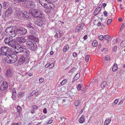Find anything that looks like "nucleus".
I'll return each instance as SVG.
<instances>
[{
  "label": "nucleus",
  "instance_id": "nucleus-1",
  "mask_svg": "<svg viewBox=\"0 0 125 125\" xmlns=\"http://www.w3.org/2000/svg\"><path fill=\"white\" fill-rule=\"evenodd\" d=\"M26 45L27 47L32 51H36L37 49L36 43L34 42L28 40L27 42Z\"/></svg>",
  "mask_w": 125,
  "mask_h": 125
},
{
  "label": "nucleus",
  "instance_id": "nucleus-2",
  "mask_svg": "<svg viewBox=\"0 0 125 125\" xmlns=\"http://www.w3.org/2000/svg\"><path fill=\"white\" fill-rule=\"evenodd\" d=\"M10 51V50L7 47L3 46L1 47L0 49V56L8 55Z\"/></svg>",
  "mask_w": 125,
  "mask_h": 125
},
{
  "label": "nucleus",
  "instance_id": "nucleus-3",
  "mask_svg": "<svg viewBox=\"0 0 125 125\" xmlns=\"http://www.w3.org/2000/svg\"><path fill=\"white\" fill-rule=\"evenodd\" d=\"M17 59L16 55H10L6 57V61L7 63L12 64L16 61Z\"/></svg>",
  "mask_w": 125,
  "mask_h": 125
},
{
  "label": "nucleus",
  "instance_id": "nucleus-4",
  "mask_svg": "<svg viewBox=\"0 0 125 125\" xmlns=\"http://www.w3.org/2000/svg\"><path fill=\"white\" fill-rule=\"evenodd\" d=\"M17 31L18 34L20 35H24L26 34L27 32V30L26 29L21 27L17 28Z\"/></svg>",
  "mask_w": 125,
  "mask_h": 125
},
{
  "label": "nucleus",
  "instance_id": "nucleus-5",
  "mask_svg": "<svg viewBox=\"0 0 125 125\" xmlns=\"http://www.w3.org/2000/svg\"><path fill=\"white\" fill-rule=\"evenodd\" d=\"M31 14H32V16L35 18L38 17H41V15L40 11L37 10L35 9H33L31 11Z\"/></svg>",
  "mask_w": 125,
  "mask_h": 125
},
{
  "label": "nucleus",
  "instance_id": "nucleus-6",
  "mask_svg": "<svg viewBox=\"0 0 125 125\" xmlns=\"http://www.w3.org/2000/svg\"><path fill=\"white\" fill-rule=\"evenodd\" d=\"M26 2H27L26 4L27 8L29 9H33L35 7V3L32 0H27Z\"/></svg>",
  "mask_w": 125,
  "mask_h": 125
},
{
  "label": "nucleus",
  "instance_id": "nucleus-7",
  "mask_svg": "<svg viewBox=\"0 0 125 125\" xmlns=\"http://www.w3.org/2000/svg\"><path fill=\"white\" fill-rule=\"evenodd\" d=\"M13 12L12 10L11 7H10L7 9L6 11L4 12L2 16L3 17H7L10 16L12 14Z\"/></svg>",
  "mask_w": 125,
  "mask_h": 125
},
{
  "label": "nucleus",
  "instance_id": "nucleus-8",
  "mask_svg": "<svg viewBox=\"0 0 125 125\" xmlns=\"http://www.w3.org/2000/svg\"><path fill=\"white\" fill-rule=\"evenodd\" d=\"M29 61V59L28 57H24L22 56L20 58L19 60V64H21L24 62H26V63H28Z\"/></svg>",
  "mask_w": 125,
  "mask_h": 125
},
{
  "label": "nucleus",
  "instance_id": "nucleus-9",
  "mask_svg": "<svg viewBox=\"0 0 125 125\" xmlns=\"http://www.w3.org/2000/svg\"><path fill=\"white\" fill-rule=\"evenodd\" d=\"M9 84L5 81H3L0 87V90L3 91L6 90L8 87Z\"/></svg>",
  "mask_w": 125,
  "mask_h": 125
},
{
  "label": "nucleus",
  "instance_id": "nucleus-10",
  "mask_svg": "<svg viewBox=\"0 0 125 125\" xmlns=\"http://www.w3.org/2000/svg\"><path fill=\"white\" fill-rule=\"evenodd\" d=\"M18 42L17 41L16 39H11L9 46L12 47V48L15 49L16 48V46H17Z\"/></svg>",
  "mask_w": 125,
  "mask_h": 125
},
{
  "label": "nucleus",
  "instance_id": "nucleus-11",
  "mask_svg": "<svg viewBox=\"0 0 125 125\" xmlns=\"http://www.w3.org/2000/svg\"><path fill=\"white\" fill-rule=\"evenodd\" d=\"M45 21L43 19H40L35 22V24L38 26L41 27L44 25Z\"/></svg>",
  "mask_w": 125,
  "mask_h": 125
},
{
  "label": "nucleus",
  "instance_id": "nucleus-12",
  "mask_svg": "<svg viewBox=\"0 0 125 125\" xmlns=\"http://www.w3.org/2000/svg\"><path fill=\"white\" fill-rule=\"evenodd\" d=\"M15 49H16L18 51V52H16V53H19L22 52L23 51L24 47L22 45H19L18 44L17 46H16V48Z\"/></svg>",
  "mask_w": 125,
  "mask_h": 125
},
{
  "label": "nucleus",
  "instance_id": "nucleus-13",
  "mask_svg": "<svg viewBox=\"0 0 125 125\" xmlns=\"http://www.w3.org/2000/svg\"><path fill=\"white\" fill-rule=\"evenodd\" d=\"M39 2L40 4L42 6H43L45 8H47L48 7L47 4L48 3V2L47 1H46V0H39Z\"/></svg>",
  "mask_w": 125,
  "mask_h": 125
},
{
  "label": "nucleus",
  "instance_id": "nucleus-14",
  "mask_svg": "<svg viewBox=\"0 0 125 125\" xmlns=\"http://www.w3.org/2000/svg\"><path fill=\"white\" fill-rule=\"evenodd\" d=\"M17 30H16V29H13L10 32V33H9V35L12 37H14L17 34Z\"/></svg>",
  "mask_w": 125,
  "mask_h": 125
},
{
  "label": "nucleus",
  "instance_id": "nucleus-15",
  "mask_svg": "<svg viewBox=\"0 0 125 125\" xmlns=\"http://www.w3.org/2000/svg\"><path fill=\"white\" fill-rule=\"evenodd\" d=\"M13 28V27L12 26L7 27L5 31V34H9Z\"/></svg>",
  "mask_w": 125,
  "mask_h": 125
},
{
  "label": "nucleus",
  "instance_id": "nucleus-16",
  "mask_svg": "<svg viewBox=\"0 0 125 125\" xmlns=\"http://www.w3.org/2000/svg\"><path fill=\"white\" fill-rule=\"evenodd\" d=\"M16 109L17 111L16 114V116L18 117H19L21 112L22 111V108L20 106L18 105L17 106Z\"/></svg>",
  "mask_w": 125,
  "mask_h": 125
},
{
  "label": "nucleus",
  "instance_id": "nucleus-17",
  "mask_svg": "<svg viewBox=\"0 0 125 125\" xmlns=\"http://www.w3.org/2000/svg\"><path fill=\"white\" fill-rule=\"evenodd\" d=\"M84 26V24L83 23L79 25L78 27H77L75 29V31L76 32H78L79 31L83 29Z\"/></svg>",
  "mask_w": 125,
  "mask_h": 125
},
{
  "label": "nucleus",
  "instance_id": "nucleus-18",
  "mask_svg": "<svg viewBox=\"0 0 125 125\" xmlns=\"http://www.w3.org/2000/svg\"><path fill=\"white\" fill-rule=\"evenodd\" d=\"M11 39H11L10 37H7L4 40V42L5 44L6 45L9 46Z\"/></svg>",
  "mask_w": 125,
  "mask_h": 125
},
{
  "label": "nucleus",
  "instance_id": "nucleus-19",
  "mask_svg": "<svg viewBox=\"0 0 125 125\" xmlns=\"http://www.w3.org/2000/svg\"><path fill=\"white\" fill-rule=\"evenodd\" d=\"M102 6L101 5H99L98 7L95 10L94 14L95 15H96L101 10Z\"/></svg>",
  "mask_w": 125,
  "mask_h": 125
},
{
  "label": "nucleus",
  "instance_id": "nucleus-20",
  "mask_svg": "<svg viewBox=\"0 0 125 125\" xmlns=\"http://www.w3.org/2000/svg\"><path fill=\"white\" fill-rule=\"evenodd\" d=\"M5 74L6 76L8 78H11L12 76V73L11 70H7Z\"/></svg>",
  "mask_w": 125,
  "mask_h": 125
},
{
  "label": "nucleus",
  "instance_id": "nucleus-21",
  "mask_svg": "<svg viewBox=\"0 0 125 125\" xmlns=\"http://www.w3.org/2000/svg\"><path fill=\"white\" fill-rule=\"evenodd\" d=\"M22 14V16L24 18H28L29 17V14L26 11H23L21 12Z\"/></svg>",
  "mask_w": 125,
  "mask_h": 125
},
{
  "label": "nucleus",
  "instance_id": "nucleus-22",
  "mask_svg": "<svg viewBox=\"0 0 125 125\" xmlns=\"http://www.w3.org/2000/svg\"><path fill=\"white\" fill-rule=\"evenodd\" d=\"M27 27L29 28L33 29L34 27V25L31 22H29L26 24Z\"/></svg>",
  "mask_w": 125,
  "mask_h": 125
},
{
  "label": "nucleus",
  "instance_id": "nucleus-23",
  "mask_svg": "<svg viewBox=\"0 0 125 125\" xmlns=\"http://www.w3.org/2000/svg\"><path fill=\"white\" fill-rule=\"evenodd\" d=\"M14 13L15 15L16 16L19 17L21 15V12L20 10H15Z\"/></svg>",
  "mask_w": 125,
  "mask_h": 125
},
{
  "label": "nucleus",
  "instance_id": "nucleus-24",
  "mask_svg": "<svg viewBox=\"0 0 125 125\" xmlns=\"http://www.w3.org/2000/svg\"><path fill=\"white\" fill-rule=\"evenodd\" d=\"M22 52L26 56L25 57H28V56L29 55L30 52L29 50H25V51H23Z\"/></svg>",
  "mask_w": 125,
  "mask_h": 125
},
{
  "label": "nucleus",
  "instance_id": "nucleus-25",
  "mask_svg": "<svg viewBox=\"0 0 125 125\" xmlns=\"http://www.w3.org/2000/svg\"><path fill=\"white\" fill-rule=\"evenodd\" d=\"M79 121L81 123H83L84 121V116L83 115H82L81 117L79 120Z\"/></svg>",
  "mask_w": 125,
  "mask_h": 125
},
{
  "label": "nucleus",
  "instance_id": "nucleus-26",
  "mask_svg": "<svg viewBox=\"0 0 125 125\" xmlns=\"http://www.w3.org/2000/svg\"><path fill=\"white\" fill-rule=\"evenodd\" d=\"M111 118L107 119L105 121L104 123V125H108L110 122Z\"/></svg>",
  "mask_w": 125,
  "mask_h": 125
},
{
  "label": "nucleus",
  "instance_id": "nucleus-27",
  "mask_svg": "<svg viewBox=\"0 0 125 125\" xmlns=\"http://www.w3.org/2000/svg\"><path fill=\"white\" fill-rule=\"evenodd\" d=\"M107 85V82L104 81L101 84V88L103 89Z\"/></svg>",
  "mask_w": 125,
  "mask_h": 125
},
{
  "label": "nucleus",
  "instance_id": "nucleus-28",
  "mask_svg": "<svg viewBox=\"0 0 125 125\" xmlns=\"http://www.w3.org/2000/svg\"><path fill=\"white\" fill-rule=\"evenodd\" d=\"M69 48V46L68 45L66 44L63 47V51L64 52H65L68 50Z\"/></svg>",
  "mask_w": 125,
  "mask_h": 125
},
{
  "label": "nucleus",
  "instance_id": "nucleus-29",
  "mask_svg": "<svg viewBox=\"0 0 125 125\" xmlns=\"http://www.w3.org/2000/svg\"><path fill=\"white\" fill-rule=\"evenodd\" d=\"M19 40L20 42L22 43H24L26 41V40L24 37L20 38L19 39Z\"/></svg>",
  "mask_w": 125,
  "mask_h": 125
},
{
  "label": "nucleus",
  "instance_id": "nucleus-30",
  "mask_svg": "<svg viewBox=\"0 0 125 125\" xmlns=\"http://www.w3.org/2000/svg\"><path fill=\"white\" fill-rule=\"evenodd\" d=\"M118 68L117 64H115L113 65L112 68V71L114 72L116 71L117 70Z\"/></svg>",
  "mask_w": 125,
  "mask_h": 125
},
{
  "label": "nucleus",
  "instance_id": "nucleus-31",
  "mask_svg": "<svg viewBox=\"0 0 125 125\" xmlns=\"http://www.w3.org/2000/svg\"><path fill=\"white\" fill-rule=\"evenodd\" d=\"M47 6L48 7H47V8H46L53 9L54 8V5L53 4H51L49 6Z\"/></svg>",
  "mask_w": 125,
  "mask_h": 125
},
{
  "label": "nucleus",
  "instance_id": "nucleus-32",
  "mask_svg": "<svg viewBox=\"0 0 125 125\" xmlns=\"http://www.w3.org/2000/svg\"><path fill=\"white\" fill-rule=\"evenodd\" d=\"M9 5V4L7 2H5L3 4V7H5L4 9H5L6 8H7Z\"/></svg>",
  "mask_w": 125,
  "mask_h": 125
},
{
  "label": "nucleus",
  "instance_id": "nucleus-33",
  "mask_svg": "<svg viewBox=\"0 0 125 125\" xmlns=\"http://www.w3.org/2000/svg\"><path fill=\"white\" fill-rule=\"evenodd\" d=\"M92 45L93 46L96 47L97 45V41L96 40L92 42Z\"/></svg>",
  "mask_w": 125,
  "mask_h": 125
},
{
  "label": "nucleus",
  "instance_id": "nucleus-34",
  "mask_svg": "<svg viewBox=\"0 0 125 125\" xmlns=\"http://www.w3.org/2000/svg\"><path fill=\"white\" fill-rule=\"evenodd\" d=\"M104 39L107 40L108 41H109V40L110 39V37L108 35H104Z\"/></svg>",
  "mask_w": 125,
  "mask_h": 125
},
{
  "label": "nucleus",
  "instance_id": "nucleus-35",
  "mask_svg": "<svg viewBox=\"0 0 125 125\" xmlns=\"http://www.w3.org/2000/svg\"><path fill=\"white\" fill-rule=\"evenodd\" d=\"M34 37L32 35H29L28 37V39L30 40H32V41H33V40L34 39Z\"/></svg>",
  "mask_w": 125,
  "mask_h": 125
},
{
  "label": "nucleus",
  "instance_id": "nucleus-36",
  "mask_svg": "<svg viewBox=\"0 0 125 125\" xmlns=\"http://www.w3.org/2000/svg\"><path fill=\"white\" fill-rule=\"evenodd\" d=\"M67 81V80L66 79L63 80L61 83V85L62 86L64 85L66 83Z\"/></svg>",
  "mask_w": 125,
  "mask_h": 125
},
{
  "label": "nucleus",
  "instance_id": "nucleus-37",
  "mask_svg": "<svg viewBox=\"0 0 125 125\" xmlns=\"http://www.w3.org/2000/svg\"><path fill=\"white\" fill-rule=\"evenodd\" d=\"M101 52H105L107 51V49L106 48V47H103V48L101 49Z\"/></svg>",
  "mask_w": 125,
  "mask_h": 125
},
{
  "label": "nucleus",
  "instance_id": "nucleus-38",
  "mask_svg": "<svg viewBox=\"0 0 125 125\" xmlns=\"http://www.w3.org/2000/svg\"><path fill=\"white\" fill-rule=\"evenodd\" d=\"M4 79L3 75L2 74H0V83L2 82Z\"/></svg>",
  "mask_w": 125,
  "mask_h": 125
},
{
  "label": "nucleus",
  "instance_id": "nucleus-39",
  "mask_svg": "<svg viewBox=\"0 0 125 125\" xmlns=\"http://www.w3.org/2000/svg\"><path fill=\"white\" fill-rule=\"evenodd\" d=\"M118 101V100L117 99H116L112 104V105L114 106L116 104Z\"/></svg>",
  "mask_w": 125,
  "mask_h": 125
},
{
  "label": "nucleus",
  "instance_id": "nucleus-40",
  "mask_svg": "<svg viewBox=\"0 0 125 125\" xmlns=\"http://www.w3.org/2000/svg\"><path fill=\"white\" fill-rule=\"evenodd\" d=\"M117 46H115L112 49V51L113 52H115L117 50Z\"/></svg>",
  "mask_w": 125,
  "mask_h": 125
},
{
  "label": "nucleus",
  "instance_id": "nucleus-41",
  "mask_svg": "<svg viewBox=\"0 0 125 125\" xmlns=\"http://www.w3.org/2000/svg\"><path fill=\"white\" fill-rule=\"evenodd\" d=\"M4 37V35L0 32V41L2 40Z\"/></svg>",
  "mask_w": 125,
  "mask_h": 125
},
{
  "label": "nucleus",
  "instance_id": "nucleus-42",
  "mask_svg": "<svg viewBox=\"0 0 125 125\" xmlns=\"http://www.w3.org/2000/svg\"><path fill=\"white\" fill-rule=\"evenodd\" d=\"M89 58V55H87L86 56V57L85 60L86 62H87L88 61Z\"/></svg>",
  "mask_w": 125,
  "mask_h": 125
},
{
  "label": "nucleus",
  "instance_id": "nucleus-43",
  "mask_svg": "<svg viewBox=\"0 0 125 125\" xmlns=\"http://www.w3.org/2000/svg\"><path fill=\"white\" fill-rule=\"evenodd\" d=\"M112 21V19H109L108 20L107 22V25H109L111 23Z\"/></svg>",
  "mask_w": 125,
  "mask_h": 125
},
{
  "label": "nucleus",
  "instance_id": "nucleus-44",
  "mask_svg": "<svg viewBox=\"0 0 125 125\" xmlns=\"http://www.w3.org/2000/svg\"><path fill=\"white\" fill-rule=\"evenodd\" d=\"M79 104V101L77 100L74 103V104L76 106H78Z\"/></svg>",
  "mask_w": 125,
  "mask_h": 125
},
{
  "label": "nucleus",
  "instance_id": "nucleus-45",
  "mask_svg": "<svg viewBox=\"0 0 125 125\" xmlns=\"http://www.w3.org/2000/svg\"><path fill=\"white\" fill-rule=\"evenodd\" d=\"M18 2H25L27 0H16Z\"/></svg>",
  "mask_w": 125,
  "mask_h": 125
},
{
  "label": "nucleus",
  "instance_id": "nucleus-46",
  "mask_svg": "<svg viewBox=\"0 0 125 125\" xmlns=\"http://www.w3.org/2000/svg\"><path fill=\"white\" fill-rule=\"evenodd\" d=\"M81 85L80 84L78 85L77 86V89L79 91H80L81 90Z\"/></svg>",
  "mask_w": 125,
  "mask_h": 125
},
{
  "label": "nucleus",
  "instance_id": "nucleus-47",
  "mask_svg": "<svg viewBox=\"0 0 125 125\" xmlns=\"http://www.w3.org/2000/svg\"><path fill=\"white\" fill-rule=\"evenodd\" d=\"M48 66H49V67L50 68H52L54 66V64L52 63L50 64H49V65H48Z\"/></svg>",
  "mask_w": 125,
  "mask_h": 125
},
{
  "label": "nucleus",
  "instance_id": "nucleus-48",
  "mask_svg": "<svg viewBox=\"0 0 125 125\" xmlns=\"http://www.w3.org/2000/svg\"><path fill=\"white\" fill-rule=\"evenodd\" d=\"M105 59L106 60L108 61L110 59V58L109 56L108 55H107L105 57Z\"/></svg>",
  "mask_w": 125,
  "mask_h": 125
},
{
  "label": "nucleus",
  "instance_id": "nucleus-49",
  "mask_svg": "<svg viewBox=\"0 0 125 125\" xmlns=\"http://www.w3.org/2000/svg\"><path fill=\"white\" fill-rule=\"evenodd\" d=\"M44 81V78H40L39 80V81L40 82L42 83Z\"/></svg>",
  "mask_w": 125,
  "mask_h": 125
},
{
  "label": "nucleus",
  "instance_id": "nucleus-50",
  "mask_svg": "<svg viewBox=\"0 0 125 125\" xmlns=\"http://www.w3.org/2000/svg\"><path fill=\"white\" fill-rule=\"evenodd\" d=\"M32 108L34 110H36L38 109V107L37 105H34L33 106Z\"/></svg>",
  "mask_w": 125,
  "mask_h": 125
},
{
  "label": "nucleus",
  "instance_id": "nucleus-51",
  "mask_svg": "<svg viewBox=\"0 0 125 125\" xmlns=\"http://www.w3.org/2000/svg\"><path fill=\"white\" fill-rule=\"evenodd\" d=\"M39 39L38 38H37L34 37V39L33 40V41L34 42V41L35 42H38L39 41Z\"/></svg>",
  "mask_w": 125,
  "mask_h": 125
},
{
  "label": "nucleus",
  "instance_id": "nucleus-52",
  "mask_svg": "<svg viewBox=\"0 0 125 125\" xmlns=\"http://www.w3.org/2000/svg\"><path fill=\"white\" fill-rule=\"evenodd\" d=\"M99 38L100 40H102L104 38V36L102 35H101L99 37Z\"/></svg>",
  "mask_w": 125,
  "mask_h": 125
},
{
  "label": "nucleus",
  "instance_id": "nucleus-53",
  "mask_svg": "<svg viewBox=\"0 0 125 125\" xmlns=\"http://www.w3.org/2000/svg\"><path fill=\"white\" fill-rule=\"evenodd\" d=\"M53 121L52 120H50L48 122L46 123L47 124H51L52 122Z\"/></svg>",
  "mask_w": 125,
  "mask_h": 125
},
{
  "label": "nucleus",
  "instance_id": "nucleus-54",
  "mask_svg": "<svg viewBox=\"0 0 125 125\" xmlns=\"http://www.w3.org/2000/svg\"><path fill=\"white\" fill-rule=\"evenodd\" d=\"M104 14L105 16L106 17L107 16V12L106 11H105L104 12Z\"/></svg>",
  "mask_w": 125,
  "mask_h": 125
},
{
  "label": "nucleus",
  "instance_id": "nucleus-55",
  "mask_svg": "<svg viewBox=\"0 0 125 125\" xmlns=\"http://www.w3.org/2000/svg\"><path fill=\"white\" fill-rule=\"evenodd\" d=\"M16 93H12V97L13 99V97H16Z\"/></svg>",
  "mask_w": 125,
  "mask_h": 125
},
{
  "label": "nucleus",
  "instance_id": "nucleus-56",
  "mask_svg": "<svg viewBox=\"0 0 125 125\" xmlns=\"http://www.w3.org/2000/svg\"><path fill=\"white\" fill-rule=\"evenodd\" d=\"M73 57H75L76 56L77 54L76 53L73 52Z\"/></svg>",
  "mask_w": 125,
  "mask_h": 125
},
{
  "label": "nucleus",
  "instance_id": "nucleus-57",
  "mask_svg": "<svg viewBox=\"0 0 125 125\" xmlns=\"http://www.w3.org/2000/svg\"><path fill=\"white\" fill-rule=\"evenodd\" d=\"M101 22H99L97 24V26L98 27L100 26L101 25Z\"/></svg>",
  "mask_w": 125,
  "mask_h": 125
},
{
  "label": "nucleus",
  "instance_id": "nucleus-58",
  "mask_svg": "<svg viewBox=\"0 0 125 125\" xmlns=\"http://www.w3.org/2000/svg\"><path fill=\"white\" fill-rule=\"evenodd\" d=\"M46 109V108H44L43 109V112L44 113H47Z\"/></svg>",
  "mask_w": 125,
  "mask_h": 125
},
{
  "label": "nucleus",
  "instance_id": "nucleus-59",
  "mask_svg": "<svg viewBox=\"0 0 125 125\" xmlns=\"http://www.w3.org/2000/svg\"><path fill=\"white\" fill-rule=\"evenodd\" d=\"M46 117V116H42L41 118L40 119L41 120H42L44 119Z\"/></svg>",
  "mask_w": 125,
  "mask_h": 125
},
{
  "label": "nucleus",
  "instance_id": "nucleus-60",
  "mask_svg": "<svg viewBox=\"0 0 125 125\" xmlns=\"http://www.w3.org/2000/svg\"><path fill=\"white\" fill-rule=\"evenodd\" d=\"M122 43L124 45V47L125 46V39L122 41Z\"/></svg>",
  "mask_w": 125,
  "mask_h": 125
},
{
  "label": "nucleus",
  "instance_id": "nucleus-61",
  "mask_svg": "<svg viewBox=\"0 0 125 125\" xmlns=\"http://www.w3.org/2000/svg\"><path fill=\"white\" fill-rule=\"evenodd\" d=\"M13 91L12 93H16V89L15 88H13Z\"/></svg>",
  "mask_w": 125,
  "mask_h": 125
},
{
  "label": "nucleus",
  "instance_id": "nucleus-62",
  "mask_svg": "<svg viewBox=\"0 0 125 125\" xmlns=\"http://www.w3.org/2000/svg\"><path fill=\"white\" fill-rule=\"evenodd\" d=\"M106 5V4L105 3H103L102 4V6L104 8Z\"/></svg>",
  "mask_w": 125,
  "mask_h": 125
},
{
  "label": "nucleus",
  "instance_id": "nucleus-63",
  "mask_svg": "<svg viewBox=\"0 0 125 125\" xmlns=\"http://www.w3.org/2000/svg\"><path fill=\"white\" fill-rule=\"evenodd\" d=\"M87 35H85L83 37V39L84 40H86L87 39Z\"/></svg>",
  "mask_w": 125,
  "mask_h": 125
},
{
  "label": "nucleus",
  "instance_id": "nucleus-64",
  "mask_svg": "<svg viewBox=\"0 0 125 125\" xmlns=\"http://www.w3.org/2000/svg\"><path fill=\"white\" fill-rule=\"evenodd\" d=\"M75 69L74 68H73L71 69L70 71V72H73V71Z\"/></svg>",
  "mask_w": 125,
  "mask_h": 125
}]
</instances>
